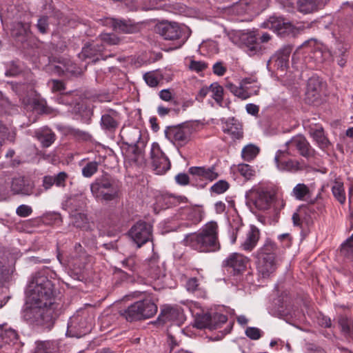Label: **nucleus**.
Listing matches in <instances>:
<instances>
[{
	"label": "nucleus",
	"mask_w": 353,
	"mask_h": 353,
	"mask_svg": "<svg viewBox=\"0 0 353 353\" xmlns=\"http://www.w3.org/2000/svg\"><path fill=\"white\" fill-rule=\"evenodd\" d=\"M129 235L137 247L141 248L151 239L152 226L145 221H138L130 230Z\"/></svg>",
	"instance_id": "nucleus-9"
},
{
	"label": "nucleus",
	"mask_w": 353,
	"mask_h": 353,
	"mask_svg": "<svg viewBox=\"0 0 353 353\" xmlns=\"http://www.w3.org/2000/svg\"><path fill=\"white\" fill-rule=\"evenodd\" d=\"M249 196L258 210H266L270 208L275 195L266 188L256 187L250 191Z\"/></svg>",
	"instance_id": "nucleus-7"
},
{
	"label": "nucleus",
	"mask_w": 353,
	"mask_h": 353,
	"mask_svg": "<svg viewBox=\"0 0 353 353\" xmlns=\"http://www.w3.org/2000/svg\"><path fill=\"white\" fill-rule=\"evenodd\" d=\"M58 65H52V71L59 75L70 74L72 76H78L82 73L81 70L71 60L62 59L58 62Z\"/></svg>",
	"instance_id": "nucleus-18"
},
{
	"label": "nucleus",
	"mask_w": 353,
	"mask_h": 353,
	"mask_svg": "<svg viewBox=\"0 0 353 353\" xmlns=\"http://www.w3.org/2000/svg\"><path fill=\"white\" fill-rule=\"evenodd\" d=\"M290 154V152L287 149L285 150H278L274 157V162L276 168L282 172H296L303 170L304 165L300 161L293 159L284 160L285 155Z\"/></svg>",
	"instance_id": "nucleus-11"
},
{
	"label": "nucleus",
	"mask_w": 353,
	"mask_h": 353,
	"mask_svg": "<svg viewBox=\"0 0 353 353\" xmlns=\"http://www.w3.org/2000/svg\"><path fill=\"white\" fill-rule=\"evenodd\" d=\"M210 91L212 93V98L219 104L222 106L223 99V88L218 83H213L210 85Z\"/></svg>",
	"instance_id": "nucleus-44"
},
{
	"label": "nucleus",
	"mask_w": 353,
	"mask_h": 353,
	"mask_svg": "<svg viewBox=\"0 0 353 353\" xmlns=\"http://www.w3.org/2000/svg\"><path fill=\"white\" fill-rule=\"evenodd\" d=\"M292 194L296 199L301 201L310 194V189L305 184L299 183L293 188Z\"/></svg>",
	"instance_id": "nucleus-46"
},
{
	"label": "nucleus",
	"mask_w": 353,
	"mask_h": 353,
	"mask_svg": "<svg viewBox=\"0 0 353 353\" xmlns=\"http://www.w3.org/2000/svg\"><path fill=\"white\" fill-rule=\"evenodd\" d=\"M105 25L110 26L112 28L113 30L118 33L130 34L133 33L136 27L124 19H117L113 18L106 19Z\"/></svg>",
	"instance_id": "nucleus-28"
},
{
	"label": "nucleus",
	"mask_w": 353,
	"mask_h": 353,
	"mask_svg": "<svg viewBox=\"0 0 353 353\" xmlns=\"http://www.w3.org/2000/svg\"><path fill=\"white\" fill-rule=\"evenodd\" d=\"M176 182L181 185H185L189 183V176L185 173H179L175 176Z\"/></svg>",
	"instance_id": "nucleus-63"
},
{
	"label": "nucleus",
	"mask_w": 353,
	"mask_h": 353,
	"mask_svg": "<svg viewBox=\"0 0 353 353\" xmlns=\"http://www.w3.org/2000/svg\"><path fill=\"white\" fill-rule=\"evenodd\" d=\"M122 267L132 273L137 272L139 268V260L136 255H130L120 261Z\"/></svg>",
	"instance_id": "nucleus-39"
},
{
	"label": "nucleus",
	"mask_w": 353,
	"mask_h": 353,
	"mask_svg": "<svg viewBox=\"0 0 353 353\" xmlns=\"http://www.w3.org/2000/svg\"><path fill=\"white\" fill-rule=\"evenodd\" d=\"M35 136L43 148L50 147L56 139L55 134L48 128L36 131Z\"/></svg>",
	"instance_id": "nucleus-32"
},
{
	"label": "nucleus",
	"mask_w": 353,
	"mask_h": 353,
	"mask_svg": "<svg viewBox=\"0 0 353 353\" xmlns=\"http://www.w3.org/2000/svg\"><path fill=\"white\" fill-rule=\"evenodd\" d=\"M255 257L257 259L256 263L258 272L263 278L269 277L270 274L276 270V258L274 256Z\"/></svg>",
	"instance_id": "nucleus-21"
},
{
	"label": "nucleus",
	"mask_w": 353,
	"mask_h": 353,
	"mask_svg": "<svg viewBox=\"0 0 353 353\" xmlns=\"http://www.w3.org/2000/svg\"><path fill=\"white\" fill-rule=\"evenodd\" d=\"M347 49L342 43H337L336 48L333 50L331 55L334 60H336L338 64L341 67H343L345 65L347 59Z\"/></svg>",
	"instance_id": "nucleus-37"
},
{
	"label": "nucleus",
	"mask_w": 353,
	"mask_h": 353,
	"mask_svg": "<svg viewBox=\"0 0 353 353\" xmlns=\"http://www.w3.org/2000/svg\"><path fill=\"white\" fill-rule=\"evenodd\" d=\"M143 79L149 86L156 87L161 79V76L158 72L152 71L146 72L143 75Z\"/></svg>",
	"instance_id": "nucleus-50"
},
{
	"label": "nucleus",
	"mask_w": 353,
	"mask_h": 353,
	"mask_svg": "<svg viewBox=\"0 0 353 353\" xmlns=\"http://www.w3.org/2000/svg\"><path fill=\"white\" fill-rule=\"evenodd\" d=\"M145 274L152 279L159 280L165 276V268L158 258H152L147 262Z\"/></svg>",
	"instance_id": "nucleus-23"
},
{
	"label": "nucleus",
	"mask_w": 353,
	"mask_h": 353,
	"mask_svg": "<svg viewBox=\"0 0 353 353\" xmlns=\"http://www.w3.org/2000/svg\"><path fill=\"white\" fill-rule=\"evenodd\" d=\"M151 165L157 174H163L170 168V161L159 145L153 144L150 151Z\"/></svg>",
	"instance_id": "nucleus-10"
},
{
	"label": "nucleus",
	"mask_w": 353,
	"mask_h": 353,
	"mask_svg": "<svg viewBox=\"0 0 353 353\" xmlns=\"http://www.w3.org/2000/svg\"><path fill=\"white\" fill-rule=\"evenodd\" d=\"M332 192L334 199L341 205L344 204L346 201V196L344 189L343 183L336 179L332 185Z\"/></svg>",
	"instance_id": "nucleus-33"
},
{
	"label": "nucleus",
	"mask_w": 353,
	"mask_h": 353,
	"mask_svg": "<svg viewBox=\"0 0 353 353\" xmlns=\"http://www.w3.org/2000/svg\"><path fill=\"white\" fill-rule=\"evenodd\" d=\"M228 321L227 316L219 314V313H214L212 314V323L216 326V329L221 327V325Z\"/></svg>",
	"instance_id": "nucleus-56"
},
{
	"label": "nucleus",
	"mask_w": 353,
	"mask_h": 353,
	"mask_svg": "<svg viewBox=\"0 0 353 353\" xmlns=\"http://www.w3.org/2000/svg\"><path fill=\"white\" fill-rule=\"evenodd\" d=\"M16 129L12 124L0 116V146L6 141L14 143L16 139Z\"/></svg>",
	"instance_id": "nucleus-24"
},
{
	"label": "nucleus",
	"mask_w": 353,
	"mask_h": 353,
	"mask_svg": "<svg viewBox=\"0 0 353 353\" xmlns=\"http://www.w3.org/2000/svg\"><path fill=\"white\" fill-rule=\"evenodd\" d=\"M229 188V183L224 180H220L215 183L210 188L212 192L222 194Z\"/></svg>",
	"instance_id": "nucleus-53"
},
{
	"label": "nucleus",
	"mask_w": 353,
	"mask_h": 353,
	"mask_svg": "<svg viewBox=\"0 0 353 353\" xmlns=\"http://www.w3.org/2000/svg\"><path fill=\"white\" fill-rule=\"evenodd\" d=\"M238 170L241 175L244 176L246 179H250L254 174V170L248 164H240L238 167Z\"/></svg>",
	"instance_id": "nucleus-54"
},
{
	"label": "nucleus",
	"mask_w": 353,
	"mask_h": 353,
	"mask_svg": "<svg viewBox=\"0 0 353 353\" xmlns=\"http://www.w3.org/2000/svg\"><path fill=\"white\" fill-rule=\"evenodd\" d=\"M28 293L23 319L30 323L51 328L63 306L61 301L55 296L52 283L44 274L38 272L30 282Z\"/></svg>",
	"instance_id": "nucleus-1"
},
{
	"label": "nucleus",
	"mask_w": 353,
	"mask_h": 353,
	"mask_svg": "<svg viewBox=\"0 0 353 353\" xmlns=\"http://www.w3.org/2000/svg\"><path fill=\"white\" fill-rule=\"evenodd\" d=\"M245 335L252 340H257L261 338V330L254 327H248L245 330Z\"/></svg>",
	"instance_id": "nucleus-57"
},
{
	"label": "nucleus",
	"mask_w": 353,
	"mask_h": 353,
	"mask_svg": "<svg viewBox=\"0 0 353 353\" xmlns=\"http://www.w3.org/2000/svg\"><path fill=\"white\" fill-rule=\"evenodd\" d=\"M52 92H61L65 90V85L63 81L57 79H51L48 81Z\"/></svg>",
	"instance_id": "nucleus-59"
},
{
	"label": "nucleus",
	"mask_w": 353,
	"mask_h": 353,
	"mask_svg": "<svg viewBox=\"0 0 353 353\" xmlns=\"http://www.w3.org/2000/svg\"><path fill=\"white\" fill-rule=\"evenodd\" d=\"M266 26L281 37H295L299 33L297 28L281 17H270Z\"/></svg>",
	"instance_id": "nucleus-8"
},
{
	"label": "nucleus",
	"mask_w": 353,
	"mask_h": 353,
	"mask_svg": "<svg viewBox=\"0 0 353 353\" xmlns=\"http://www.w3.org/2000/svg\"><path fill=\"white\" fill-rule=\"evenodd\" d=\"M33 183L24 177L13 179L11 189L14 194L30 195L33 192Z\"/></svg>",
	"instance_id": "nucleus-26"
},
{
	"label": "nucleus",
	"mask_w": 353,
	"mask_h": 353,
	"mask_svg": "<svg viewBox=\"0 0 353 353\" xmlns=\"http://www.w3.org/2000/svg\"><path fill=\"white\" fill-rule=\"evenodd\" d=\"M18 334L17 332L11 328L3 329V326L0 325V348L3 344H8L13 343L17 340Z\"/></svg>",
	"instance_id": "nucleus-35"
},
{
	"label": "nucleus",
	"mask_w": 353,
	"mask_h": 353,
	"mask_svg": "<svg viewBox=\"0 0 353 353\" xmlns=\"http://www.w3.org/2000/svg\"><path fill=\"white\" fill-rule=\"evenodd\" d=\"M71 218V223L73 226L81 228L88 230V218L87 216L83 213L75 212L70 216Z\"/></svg>",
	"instance_id": "nucleus-38"
},
{
	"label": "nucleus",
	"mask_w": 353,
	"mask_h": 353,
	"mask_svg": "<svg viewBox=\"0 0 353 353\" xmlns=\"http://www.w3.org/2000/svg\"><path fill=\"white\" fill-rule=\"evenodd\" d=\"M323 88V82L318 77L313 76L307 81L305 101L310 104L319 102Z\"/></svg>",
	"instance_id": "nucleus-17"
},
{
	"label": "nucleus",
	"mask_w": 353,
	"mask_h": 353,
	"mask_svg": "<svg viewBox=\"0 0 353 353\" xmlns=\"http://www.w3.org/2000/svg\"><path fill=\"white\" fill-rule=\"evenodd\" d=\"M99 163L93 161H89L81 169L82 175L85 178H90L96 174L99 169Z\"/></svg>",
	"instance_id": "nucleus-43"
},
{
	"label": "nucleus",
	"mask_w": 353,
	"mask_h": 353,
	"mask_svg": "<svg viewBox=\"0 0 353 353\" xmlns=\"http://www.w3.org/2000/svg\"><path fill=\"white\" fill-rule=\"evenodd\" d=\"M339 325L341 327V332L345 335H350L353 329V323L352 321L345 316H340L339 317Z\"/></svg>",
	"instance_id": "nucleus-47"
},
{
	"label": "nucleus",
	"mask_w": 353,
	"mask_h": 353,
	"mask_svg": "<svg viewBox=\"0 0 353 353\" xmlns=\"http://www.w3.org/2000/svg\"><path fill=\"white\" fill-rule=\"evenodd\" d=\"M68 174L65 172H60L54 176L46 175L43 177L42 186L47 191L55 185L59 188H65Z\"/></svg>",
	"instance_id": "nucleus-25"
},
{
	"label": "nucleus",
	"mask_w": 353,
	"mask_h": 353,
	"mask_svg": "<svg viewBox=\"0 0 353 353\" xmlns=\"http://www.w3.org/2000/svg\"><path fill=\"white\" fill-rule=\"evenodd\" d=\"M225 88L239 99H246L250 97V94L242 86L241 83L239 86L232 83H227Z\"/></svg>",
	"instance_id": "nucleus-40"
},
{
	"label": "nucleus",
	"mask_w": 353,
	"mask_h": 353,
	"mask_svg": "<svg viewBox=\"0 0 353 353\" xmlns=\"http://www.w3.org/2000/svg\"><path fill=\"white\" fill-rule=\"evenodd\" d=\"M141 139V131L138 128H131L126 132L125 137H122L123 142L128 147L132 148V153L138 156L141 153L140 140Z\"/></svg>",
	"instance_id": "nucleus-19"
},
{
	"label": "nucleus",
	"mask_w": 353,
	"mask_h": 353,
	"mask_svg": "<svg viewBox=\"0 0 353 353\" xmlns=\"http://www.w3.org/2000/svg\"><path fill=\"white\" fill-rule=\"evenodd\" d=\"M183 243L185 246L199 252H216L220 249L218 238V225L210 221L202 227L198 232L185 236Z\"/></svg>",
	"instance_id": "nucleus-2"
},
{
	"label": "nucleus",
	"mask_w": 353,
	"mask_h": 353,
	"mask_svg": "<svg viewBox=\"0 0 353 353\" xmlns=\"http://www.w3.org/2000/svg\"><path fill=\"white\" fill-rule=\"evenodd\" d=\"M162 198L165 202V204L168 205V207L172 205H174L176 203H179V198L169 194H165L162 196Z\"/></svg>",
	"instance_id": "nucleus-62"
},
{
	"label": "nucleus",
	"mask_w": 353,
	"mask_h": 353,
	"mask_svg": "<svg viewBox=\"0 0 353 353\" xmlns=\"http://www.w3.org/2000/svg\"><path fill=\"white\" fill-rule=\"evenodd\" d=\"M48 17L42 16L37 21V27L39 32L41 34H46L48 32L49 29Z\"/></svg>",
	"instance_id": "nucleus-55"
},
{
	"label": "nucleus",
	"mask_w": 353,
	"mask_h": 353,
	"mask_svg": "<svg viewBox=\"0 0 353 353\" xmlns=\"http://www.w3.org/2000/svg\"><path fill=\"white\" fill-rule=\"evenodd\" d=\"M293 46L291 45H285L278 50L272 59L276 61L277 67L284 70L288 66L289 59L292 53Z\"/></svg>",
	"instance_id": "nucleus-30"
},
{
	"label": "nucleus",
	"mask_w": 353,
	"mask_h": 353,
	"mask_svg": "<svg viewBox=\"0 0 353 353\" xmlns=\"http://www.w3.org/2000/svg\"><path fill=\"white\" fill-rule=\"evenodd\" d=\"M241 47L246 53L252 57L261 54L263 50V46L253 32H243L239 36Z\"/></svg>",
	"instance_id": "nucleus-13"
},
{
	"label": "nucleus",
	"mask_w": 353,
	"mask_h": 353,
	"mask_svg": "<svg viewBox=\"0 0 353 353\" xmlns=\"http://www.w3.org/2000/svg\"><path fill=\"white\" fill-rule=\"evenodd\" d=\"M186 290L191 293L195 294L198 296L203 295V291L200 286L199 280L196 277L190 278L185 284Z\"/></svg>",
	"instance_id": "nucleus-41"
},
{
	"label": "nucleus",
	"mask_w": 353,
	"mask_h": 353,
	"mask_svg": "<svg viewBox=\"0 0 353 353\" xmlns=\"http://www.w3.org/2000/svg\"><path fill=\"white\" fill-rule=\"evenodd\" d=\"M287 150L296 149L299 154L306 159H310L314 156L315 150L312 148L310 143L302 135H297L292 137L285 143Z\"/></svg>",
	"instance_id": "nucleus-12"
},
{
	"label": "nucleus",
	"mask_w": 353,
	"mask_h": 353,
	"mask_svg": "<svg viewBox=\"0 0 353 353\" xmlns=\"http://www.w3.org/2000/svg\"><path fill=\"white\" fill-rule=\"evenodd\" d=\"M224 133L231 135L232 139H240L243 137V129L240 122L234 117L221 120Z\"/></svg>",
	"instance_id": "nucleus-22"
},
{
	"label": "nucleus",
	"mask_w": 353,
	"mask_h": 353,
	"mask_svg": "<svg viewBox=\"0 0 353 353\" xmlns=\"http://www.w3.org/2000/svg\"><path fill=\"white\" fill-rule=\"evenodd\" d=\"M226 72V68L221 62H216L213 65V72L218 76H223Z\"/></svg>",
	"instance_id": "nucleus-64"
},
{
	"label": "nucleus",
	"mask_w": 353,
	"mask_h": 353,
	"mask_svg": "<svg viewBox=\"0 0 353 353\" xmlns=\"http://www.w3.org/2000/svg\"><path fill=\"white\" fill-rule=\"evenodd\" d=\"M248 261V258L244 255L234 252L230 254L223 261L222 265L234 274H239L245 270Z\"/></svg>",
	"instance_id": "nucleus-14"
},
{
	"label": "nucleus",
	"mask_w": 353,
	"mask_h": 353,
	"mask_svg": "<svg viewBox=\"0 0 353 353\" xmlns=\"http://www.w3.org/2000/svg\"><path fill=\"white\" fill-rule=\"evenodd\" d=\"M330 0H298L297 6L299 12L308 14L322 9Z\"/></svg>",
	"instance_id": "nucleus-27"
},
{
	"label": "nucleus",
	"mask_w": 353,
	"mask_h": 353,
	"mask_svg": "<svg viewBox=\"0 0 353 353\" xmlns=\"http://www.w3.org/2000/svg\"><path fill=\"white\" fill-rule=\"evenodd\" d=\"M101 41L109 46L117 45L120 39L114 33H102L99 35Z\"/></svg>",
	"instance_id": "nucleus-52"
},
{
	"label": "nucleus",
	"mask_w": 353,
	"mask_h": 353,
	"mask_svg": "<svg viewBox=\"0 0 353 353\" xmlns=\"http://www.w3.org/2000/svg\"><path fill=\"white\" fill-rule=\"evenodd\" d=\"M207 67L208 65L205 62L201 61L192 60L190 63V68L197 72L203 71L207 68Z\"/></svg>",
	"instance_id": "nucleus-60"
},
{
	"label": "nucleus",
	"mask_w": 353,
	"mask_h": 353,
	"mask_svg": "<svg viewBox=\"0 0 353 353\" xmlns=\"http://www.w3.org/2000/svg\"><path fill=\"white\" fill-rule=\"evenodd\" d=\"M101 124L103 129L114 131L119 123L111 115L105 114L101 117Z\"/></svg>",
	"instance_id": "nucleus-45"
},
{
	"label": "nucleus",
	"mask_w": 353,
	"mask_h": 353,
	"mask_svg": "<svg viewBox=\"0 0 353 353\" xmlns=\"http://www.w3.org/2000/svg\"><path fill=\"white\" fill-rule=\"evenodd\" d=\"M192 128L186 123L169 126L165 130V137L179 146L186 145L191 139Z\"/></svg>",
	"instance_id": "nucleus-6"
},
{
	"label": "nucleus",
	"mask_w": 353,
	"mask_h": 353,
	"mask_svg": "<svg viewBox=\"0 0 353 353\" xmlns=\"http://www.w3.org/2000/svg\"><path fill=\"white\" fill-rule=\"evenodd\" d=\"M121 186L119 180L105 173L96 178L90 184V191L97 200L111 201L119 198Z\"/></svg>",
	"instance_id": "nucleus-3"
},
{
	"label": "nucleus",
	"mask_w": 353,
	"mask_h": 353,
	"mask_svg": "<svg viewBox=\"0 0 353 353\" xmlns=\"http://www.w3.org/2000/svg\"><path fill=\"white\" fill-rule=\"evenodd\" d=\"M278 240L283 247H290L292 243V236L289 233H284L278 236Z\"/></svg>",
	"instance_id": "nucleus-61"
},
{
	"label": "nucleus",
	"mask_w": 353,
	"mask_h": 353,
	"mask_svg": "<svg viewBox=\"0 0 353 353\" xmlns=\"http://www.w3.org/2000/svg\"><path fill=\"white\" fill-rule=\"evenodd\" d=\"M198 327L200 328H208L216 330V326L212 323V314L206 313L202 315L197 321Z\"/></svg>",
	"instance_id": "nucleus-49"
},
{
	"label": "nucleus",
	"mask_w": 353,
	"mask_h": 353,
	"mask_svg": "<svg viewBox=\"0 0 353 353\" xmlns=\"http://www.w3.org/2000/svg\"><path fill=\"white\" fill-rule=\"evenodd\" d=\"M104 46L101 43H88L82 48L81 52L79 53V57L81 59L94 58L93 61L96 62L99 59V56L103 52Z\"/></svg>",
	"instance_id": "nucleus-29"
},
{
	"label": "nucleus",
	"mask_w": 353,
	"mask_h": 353,
	"mask_svg": "<svg viewBox=\"0 0 353 353\" xmlns=\"http://www.w3.org/2000/svg\"><path fill=\"white\" fill-rule=\"evenodd\" d=\"M341 252L347 258H353V234L341 245Z\"/></svg>",
	"instance_id": "nucleus-51"
},
{
	"label": "nucleus",
	"mask_w": 353,
	"mask_h": 353,
	"mask_svg": "<svg viewBox=\"0 0 353 353\" xmlns=\"http://www.w3.org/2000/svg\"><path fill=\"white\" fill-rule=\"evenodd\" d=\"M66 132L68 134L74 137L78 140L88 141L91 138V135L88 132L81 130L70 126L66 128Z\"/></svg>",
	"instance_id": "nucleus-48"
},
{
	"label": "nucleus",
	"mask_w": 353,
	"mask_h": 353,
	"mask_svg": "<svg viewBox=\"0 0 353 353\" xmlns=\"http://www.w3.org/2000/svg\"><path fill=\"white\" fill-rule=\"evenodd\" d=\"M155 31L165 40H176L181 36L183 31L175 22L163 21L155 26Z\"/></svg>",
	"instance_id": "nucleus-15"
},
{
	"label": "nucleus",
	"mask_w": 353,
	"mask_h": 353,
	"mask_svg": "<svg viewBox=\"0 0 353 353\" xmlns=\"http://www.w3.org/2000/svg\"><path fill=\"white\" fill-rule=\"evenodd\" d=\"M260 239V231L254 225H250L241 243V248L246 252L252 251Z\"/></svg>",
	"instance_id": "nucleus-20"
},
{
	"label": "nucleus",
	"mask_w": 353,
	"mask_h": 353,
	"mask_svg": "<svg viewBox=\"0 0 353 353\" xmlns=\"http://www.w3.org/2000/svg\"><path fill=\"white\" fill-rule=\"evenodd\" d=\"M157 321L162 323L172 322L180 324L184 321L183 310L178 306L164 305Z\"/></svg>",
	"instance_id": "nucleus-16"
},
{
	"label": "nucleus",
	"mask_w": 353,
	"mask_h": 353,
	"mask_svg": "<svg viewBox=\"0 0 353 353\" xmlns=\"http://www.w3.org/2000/svg\"><path fill=\"white\" fill-rule=\"evenodd\" d=\"M91 330L92 319L87 313L82 312L70 318L67 334L70 336L80 338L89 333Z\"/></svg>",
	"instance_id": "nucleus-5"
},
{
	"label": "nucleus",
	"mask_w": 353,
	"mask_h": 353,
	"mask_svg": "<svg viewBox=\"0 0 353 353\" xmlns=\"http://www.w3.org/2000/svg\"><path fill=\"white\" fill-rule=\"evenodd\" d=\"M32 212V209L31 207L27 205H19L16 210V213L21 217H27L30 216Z\"/></svg>",
	"instance_id": "nucleus-58"
},
{
	"label": "nucleus",
	"mask_w": 353,
	"mask_h": 353,
	"mask_svg": "<svg viewBox=\"0 0 353 353\" xmlns=\"http://www.w3.org/2000/svg\"><path fill=\"white\" fill-rule=\"evenodd\" d=\"M157 310V305L152 299L146 298L137 301L121 310L120 314L128 321L132 322L150 319L156 314Z\"/></svg>",
	"instance_id": "nucleus-4"
},
{
	"label": "nucleus",
	"mask_w": 353,
	"mask_h": 353,
	"mask_svg": "<svg viewBox=\"0 0 353 353\" xmlns=\"http://www.w3.org/2000/svg\"><path fill=\"white\" fill-rule=\"evenodd\" d=\"M276 245L271 240L268 239L263 245L256 251V252L254 254V256H274L276 258Z\"/></svg>",
	"instance_id": "nucleus-34"
},
{
	"label": "nucleus",
	"mask_w": 353,
	"mask_h": 353,
	"mask_svg": "<svg viewBox=\"0 0 353 353\" xmlns=\"http://www.w3.org/2000/svg\"><path fill=\"white\" fill-rule=\"evenodd\" d=\"M310 134L320 148L325 150L330 145V142L325 137L322 128L312 130Z\"/></svg>",
	"instance_id": "nucleus-36"
},
{
	"label": "nucleus",
	"mask_w": 353,
	"mask_h": 353,
	"mask_svg": "<svg viewBox=\"0 0 353 353\" xmlns=\"http://www.w3.org/2000/svg\"><path fill=\"white\" fill-rule=\"evenodd\" d=\"M259 148L253 145L249 144L245 146L241 151V157L246 161L253 160L259 154Z\"/></svg>",
	"instance_id": "nucleus-42"
},
{
	"label": "nucleus",
	"mask_w": 353,
	"mask_h": 353,
	"mask_svg": "<svg viewBox=\"0 0 353 353\" xmlns=\"http://www.w3.org/2000/svg\"><path fill=\"white\" fill-rule=\"evenodd\" d=\"M189 173L192 176H196L204 179L214 181L219 176V174L215 171L214 166L210 168L205 167H191L189 168Z\"/></svg>",
	"instance_id": "nucleus-31"
}]
</instances>
